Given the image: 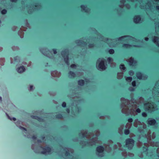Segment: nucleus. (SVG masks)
Segmentation results:
<instances>
[{
	"instance_id": "nucleus-1",
	"label": "nucleus",
	"mask_w": 159,
	"mask_h": 159,
	"mask_svg": "<svg viewBox=\"0 0 159 159\" xmlns=\"http://www.w3.org/2000/svg\"><path fill=\"white\" fill-rule=\"evenodd\" d=\"M159 2V1H98V2Z\"/></svg>"
},
{
	"instance_id": "nucleus-2",
	"label": "nucleus",
	"mask_w": 159,
	"mask_h": 159,
	"mask_svg": "<svg viewBox=\"0 0 159 159\" xmlns=\"http://www.w3.org/2000/svg\"><path fill=\"white\" fill-rule=\"evenodd\" d=\"M100 59V61H97V63H98V62L99 61V62L97 66V68L99 70H105L107 66V64L105 63L104 61H106L103 58L101 59Z\"/></svg>"
},
{
	"instance_id": "nucleus-3",
	"label": "nucleus",
	"mask_w": 159,
	"mask_h": 159,
	"mask_svg": "<svg viewBox=\"0 0 159 159\" xmlns=\"http://www.w3.org/2000/svg\"><path fill=\"white\" fill-rule=\"evenodd\" d=\"M134 140L132 138H128L125 140V145L129 150H131L134 146Z\"/></svg>"
},
{
	"instance_id": "nucleus-4",
	"label": "nucleus",
	"mask_w": 159,
	"mask_h": 159,
	"mask_svg": "<svg viewBox=\"0 0 159 159\" xmlns=\"http://www.w3.org/2000/svg\"><path fill=\"white\" fill-rule=\"evenodd\" d=\"M104 148L103 146H98L96 148L97 155L101 157H103V154L104 153Z\"/></svg>"
},
{
	"instance_id": "nucleus-5",
	"label": "nucleus",
	"mask_w": 159,
	"mask_h": 159,
	"mask_svg": "<svg viewBox=\"0 0 159 159\" xmlns=\"http://www.w3.org/2000/svg\"><path fill=\"white\" fill-rule=\"evenodd\" d=\"M69 52L67 49H65L62 52L61 55L62 57H64V60L66 64L67 65L69 64Z\"/></svg>"
},
{
	"instance_id": "nucleus-6",
	"label": "nucleus",
	"mask_w": 159,
	"mask_h": 159,
	"mask_svg": "<svg viewBox=\"0 0 159 159\" xmlns=\"http://www.w3.org/2000/svg\"><path fill=\"white\" fill-rule=\"evenodd\" d=\"M141 21V18L140 15H135L134 17L133 21L135 24H139Z\"/></svg>"
},
{
	"instance_id": "nucleus-7",
	"label": "nucleus",
	"mask_w": 159,
	"mask_h": 159,
	"mask_svg": "<svg viewBox=\"0 0 159 159\" xmlns=\"http://www.w3.org/2000/svg\"><path fill=\"white\" fill-rule=\"evenodd\" d=\"M40 147L43 149V151H41V153L42 154H45L46 152L50 153L51 152V148L50 147L48 146L46 148L42 147V146H40Z\"/></svg>"
},
{
	"instance_id": "nucleus-8",
	"label": "nucleus",
	"mask_w": 159,
	"mask_h": 159,
	"mask_svg": "<svg viewBox=\"0 0 159 159\" xmlns=\"http://www.w3.org/2000/svg\"><path fill=\"white\" fill-rule=\"evenodd\" d=\"M80 7L81 10V11L85 13H88L90 9L89 8H87V6L86 5L82 4L80 6Z\"/></svg>"
},
{
	"instance_id": "nucleus-9",
	"label": "nucleus",
	"mask_w": 159,
	"mask_h": 159,
	"mask_svg": "<svg viewBox=\"0 0 159 159\" xmlns=\"http://www.w3.org/2000/svg\"><path fill=\"white\" fill-rule=\"evenodd\" d=\"M157 123L156 120L152 118H151L150 120H148L147 121V124L150 126H154Z\"/></svg>"
},
{
	"instance_id": "nucleus-10",
	"label": "nucleus",
	"mask_w": 159,
	"mask_h": 159,
	"mask_svg": "<svg viewBox=\"0 0 159 159\" xmlns=\"http://www.w3.org/2000/svg\"><path fill=\"white\" fill-rule=\"evenodd\" d=\"M48 50L47 48L45 47H41L39 49L40 51L45 56H46V55H47Z\"/></svg>"
},
{
	"instance_id": "nucleus-11",
	"label": "nucleus",
	"mask_w": 159,
	"mask_h": 159,
	"mask_svg": "<svg viewBox=\"0 0 159 159\" xmlns=\"http://www.w3.org/2000/svg\"><path fill=\"white\" fill-rule=\"evenodd\" d=\"M31 117L32 119L37 120L39 122H42L43 120V119L41 117L36 116L32 115L31 116Z\"/></svg>"
},
{
	"instance_id": "nucleus-12",
	"label": "nucleus",
	"mask_w": 159,
	"mask_h": 159,
	"mask_svg": "<svg viewBox=\"0 0 159 159\" xmlns=\"http://www.w3.org/2000/svg\"><path fill=\"white\" fill-rule=\"evenodd\" d=\"M25 70V68L23 66H21L17 69V71L19 73H21L24 71Z\"/></svg>"
},
{
	"instance_id": "nucleus-13",
	"label": "nucleus",
	"mask_w": 159,
	"mask_h": 159,
	"mask_svg": "<svg viewBox=\"0 0 159 159\" xmlns=\"http://www.w3.org/2000/svg\"><path fill=\"white\" fill-rule=\"evenodd\" d=\"M143 74L140 71L136 73V76L138 79L139 80L142 79Z\"/></svg>"
},
{
	"instance_id": "nucleus-14",
	"label": "nucleus",
	"mask_w": 159,
	"mask_h": 159,
	"mask_svg": "<svg viewBox=\"0 0 159 159\" xmlns=\"http://www.w3.org/2000/svg\"><path fill=\"white\" fill-rule=\"evenodd\" d=\"M79 85L83 86L85 84L84 81L83 80H79L77 82Z\"/></svg>"
},
{
	"instance_id": "nucleus-15",
	"label": "nucleus",
	"mask_w": 159,
	"mask_h": 159,
	"mask_svg": "<svg viewBox=\"0 0 159 159\" xmlns=\"http://www.w3.org/2000/svg\"><path fill=\"white\" fill-rule=\"evenodd\" d=\"M131 47V45L129 44L124 43L122 46L123 48H130Z\"/></svg>"
},
{
	"instance_id": "nucleus-16",
	"label": "nucleus",
	"mask_w": 159,
	"mask_h": 159,
	"mask_svg": "<svg viewBox=\"0 0 159 159\" xmlns=\"http://www.w3.org/2000/svg\"><path fill=\"white\" fill-rule=\"evenodd\" d=\"M68 75L69 76H70L73 77H75V72L71 71H70L68 72Z\"/></svg>"
},
{
	"instance_id": "nucleus-17",
	"label": "nucleus",
	"mask_w": 159,
	"mask_h": 159,
	"mask_svg": "<svg viewBox=\"0 0 159 159\" xmlns=\"http://www.w3.org/2000/svg\"><path fill=\"white\" fill-rule=\"evenodd\" d=\"M119 68L120 69L125 70L126 69V67L123 64H120L119 66Z\"/></svg>"
},
{
	"instance_id": "nucleus-18",
	"label": "nucleus",
	"mask_w": 159,
	"mask_h": 159,
	"mask_svg": "<svg viewBox=\"0 0 159 159\" xmlns=\"http://www.w3.org/2000/svg\"><path fill=\"white\" fill-rule=\"evenodd\" d=\"M135 61L134 58H131L129 61V65L130 66H133V64L134 63H135Z\"/></svg>"
},
{
	"instance_id": "nucleus-19",
	"label": "nucleus",
	"mask_w": 159,
	"mask_h": 159,
	"mask_svg": "<svg viewBox=\"0 0 159 159\" xmlns=\"http://www.w3.org/2000/svg\"><path fill=\"white\" fill-rule=\"evenodd\" d=\"M109 53L111 55H113L115 53V51L113 49H110L108 51Z\"/></svg>"
},
{
	"instance_id": "nucleus-20",
	"label": "nucleus",
	"mask_w": 159,
	"mask_h": 159,
	"mask_svg": "<svg viewBox=\"0 0 159 159\" xmlns=\"http://www.w3.org/2000/svg\"><path fill=\"white\" fill-rule=\"evenodd\" d=\"M55 117L57 119H61L62 117V115L61 114H58L55 116Z\"/></svg>"
},
{
	"instance_id": "nucleus-21",
	"label": "nucleus",
	"mask_w": 159,
	"mask_h": 159,
	"mask_svg": "<svg viewBox=\"0 0 159 159\" xmlns=\"http://www.w3.org/2000/svg\"><path fill=\"white\" fill-rule=\"evenodd\" d=\"M130 131L129 129H125L124 130V133L126 135H128Z\"/></svg>"
},
{
	"instance_id": "nucleus-22",
	"label": "nucleus",
	"mask_w": 159,
	"mask_h": 159,
	"mask_svg": "<svg viewBox=\"0 0 159 159\" xmlns=\"http://www.w3.org/2000/svg\"><path fill=\"white\" fill-rule=\"evenodd\" d=\"M129 36H122L120 37L117 38L118 40V41H122L123 39H124L125 38L127 37H128Z\"/></svg>"
},
{
	"instance_id": "nucleus-23",
	"label": "nucleus",
	"mask_w": 159,
	"mask_h": 159,
	"mask_svg": "<svg viewBox=\"0 0 159 159\" xmlns=\"http://www.w3.org/2000/svg\"><path fill=\"white\" fill-rule=\"evenodd\" d=\"M7 11L6 9H4L1 11V13L2 15H5L7 13Z\"/></svg>"
},
{
	"instance_id": "nucleus-24",
	"label": "nucleus",
	"mask_w": 159,
	"mask_h": 159,
	"mask_svg": "<svg viewBox=\"0 0 159 159\" xmlns=\"http://www.w3.org/2000/svg\"><path fill=\"white\" fill-rule=\"evenodd\" d=\"M95 46V44L94 43H90L88 45V47L90 48H92Z\"/></svg>"
},
{
	"instance_id": "nucleus-25",
	"label": "nucleus",
	"mask_w": 159,
	"mask_h": 159,
	"mask_svg": "<svg viewBox=\"0 0 159 159\" xmlns=\"http://www.w3.org/2000/svg\"><path fill=\"white\" fill-rule=\"evenodd\" d=\"M132 78L131 77H128L126 78V81L128 82H131L132 80Z\"/></svg>"
},
{
	"instance_id": "nucleus-26",
	"label": "nucleus",
	"mask_w": 159,
	"mask_h": 159,
	"mask_svg": "<svg viewBox=\"0 0 159 159\" xmlns=\"http://www.w3.org/2000/svg\"><path fill=\"white\" fill-rule=\"evenodd\" d=\"M107 60L109 63H111L113 61L112 58L111 57H108L107 58Z\"/></svg>"
},
{
	"instance_id": "nucleus-27",
	"label": "nucleus",
	"mask_w": 159,
	"mask_h": 159,
	"mask_svg": "<svg viewBox=\"0 0 159 159\" xmlns=\"http://www.w3.org/2000/svg\"><path fill=\"white\" fill-rule=\"evenodd\" d=\"M65 154L66 157L70 156L71 155L69 152L67 151L65 152Z\"/></svg>"
},
{
	"instance_id": "nucleus-28",
	"label": "nucleus",
	"mask_w": 159,
	"mask_h": 159,
	"mask_svg": "<svg viewBox=\"0 0 159 159\" xmlns=\"http://www.w3.org/2000/svg\"><path fill=\"white\" fill-rule=\"evenodd\" d=\"M128 73L130 75H133L134 74V72L133 70H131L129 71Z\"/></svg>"
},
{
	"instance_id": "nucleus-29",
	"label": "nucleus",
	"mask_w": 159,
	"mask_h": 159,
	"mask_svg": "<svg viewBox=\"0 0 159 159\" xmlns=\"http://www.w3.org/2000/svg\"><path fill=\"white\" fill-rule=\"evenodd\" d=\"M87 133L86 132L83 133L82 134V137L83 138H87Z\"/></svg>"
},
{
	"instance_id": "nucleus-30",
	"label": "nucleus",
	"mask_w": 159,
	"mask_h": 159,
	"mask_svg": "<svg viewBox=\"0 0 159 159\" xmlns=\"http://www.w3.org/2000/svg\"><path fill=\"white\" fill-rule=\"evenodd\" d=\"M132 85L133 87L136 86V82L135 81H133L132 82Z\"/></svg>"
},
{
	"instance_id": "nucleus-31",
	"label": "nucleus",
	"mask_w": 159,
	"mask_h": 159,
	"mask_svg": "<svg viewBox=\"0 0 159 159\" xmlns=\"http://www.w3.org/2000/svg\"><path fill=\"white\" fill-rule=\"evenodd\" d=\"M143 148L145 149V150L143 152V153H145L146 152H147L148 150V147L143 146Z\"/></svg>"
},
{
	"instance_id": "nucleus-32",
	"label": "nucleus",
	"mask_w": 159,
	"mask_h": 159,
	"mask_svg": "<svg viewBox=\"0 0 159 159\" xmlns=\"http://www.w3.org/2000/svg\"><path fill=\"white\" fill-rule=\"evenodd\" d=\"M33 6L35 7H37L41 6V5L38 3H35L33 5Z\"/></svg>"
},
{
	"instance_id": "nucleus-33",
	"label": "nucleus",
	"mask_w": 159,
	"mask_h": 159,
	"mask_svg": "<svg viewBox=\"0 0 159 159\" xmlns=\"http://www.w3.org/2000/svg\"><path fill=\"white\" fill-rule=\"evenodd\" d=\"M70 67L72 68H75L76 67V65L75 64H73L70 65Z\"/></svg>"
},
{
	"instance_id": "nucleus-34",
	"label": "nucleus",
	"mask_w": 159,
	"mask_h": 159,
	"mask_svg": "<svg viewBox=\"0 0 159 159\" xmlns=\"http://www.w3.org/2000/svg\"><path fill=\"white\" fill-rule=\"evenodd\" d=\"M142 116L143 117H147V113L145 112H143L142 113Z\"/></svg>"
},
{
	"instance_id": "nucleus-35",
	"label": "nucleus",
	"mask_w": 159,
	"mask_h": 159,
	"mask_svg": "<svg viewBox=\"0 0 159 159\" xmlns=\"http://www.w3.org/2000/svg\"><path fill=\"white\" fill-rule=\"evenodd\" d=\"M135 88L132 87H130L129 88V90L131 92H133L135 90Z\"/></svg>"
},
{
	"instance_id": "nucleus-36",
	"label": "nucleus",
	"mask_w": 159,
	"mask_h": 159,
	"mask_svg": "<svg viewBox=\"0 0 159 159\" xmlns=\"http://www.w3.org/2000/svg\"><path fill=\"white\" fill-rule=\"evenodd\" d=\"M52 50L53 51L54 54H56L57 53V49L56 48H53L52 49Z\"/></svg>"
},
{
	"instance_id": "nucleus-37",
	"label": "nucleus",
	"mask_w": 159,
	"mask_h": 159,
	"mask_svg": "<svg viewBox=\"0 0 159 159\" xmlns=\"http://www.w3.org/2000/svg\"><path fill=\"white\" fill-rule=\"evenodd\" d=\"M158 38L157 37H155L154 38L152 39V41L154 43H155L158 40Z\"/></svg>"
},
{
	"instance_id": "nucleus-38",
	"label": "nucleus",
	"mask_w": 159,
	"mask_h": 159,
	"mask_svg": "<svg viewBox=\"0 0 159 159\" xmlns=\"http://www.w3.org/2000/svg\"><path fill=\"white\" fill-rule=\"evenodd\" d=\"M66 102H63L62 103V106L64 107H66Z\"/></svg>"
},
{
	"instance_id": "nucleus-39",
	"label": "nucleus",
	"mask_w": 159,
	"mask_h": 159,
	"mask_svg": "<svg viewBox=\"0 0 159 159\" xmlns=\"http://www.w3.org/2000/svg\"><path fill=\"white\" fill-rule=\"evenodd\" d=\"M19 128H20V129H21V130H24V131H27V129L26 128L23 127H22L21 126H20V127H19Z\"/></svg>"
},
{
	"instance_id": "nucleus-40",
	"label": "nucleus",
	"mask_w": 159,
	"mask_h": 159,
	"mask_svg": "<svg viewBox=\"0 0 159 159\" xmlns=\"http://www.w3.org/2000/svg\"><path fill=\"white\" fill-rule=\"evenodd\" d=\"M128 121L129 123H131L133 121V119L131 118H129L128 119Z\"/></svg>"
},
{
	"instance_id": "nucleus-41",
	"label": "nucleus",
	"mask_w": 159,
	"mask_h": 159,
	"mask_svg": "<svg viewBox=\"0 0 159 159\" xmlns=\"http://www.w3.org/2000/svg\"><path fill=\"white\" fill-rule=\"evenodd\" d=\"M81 43L82 45H83L85 46L87 45V43L86 42L82 41L81 42Z\"/></svg>"
},
{
	"instance_id": "nucleus-42",
	"label": "nucleus",
	"mask_w": 159,
	"mask_h": 159,
	"mask_svg": "<svg viewBox=\"0 0 159 159\" xmlns=\"http://www.w3.org/2000/svg\"><path fill=\"white\" fill-rule=\"evenodd\" d=\"M32 139L34 140H36L37 139V137L36 135H33L32 136Z\"/></svg>"
},
{
	"instance_id": "nucleus-43",
	"label": "nucleus",
	"mask_w": 159,
	"mask_h": 159,
	"mask_svg": "<svg viewBox=\"0 0 159 159\" xmlns=\"http://www.w3.org/2000/svg\"><path fill=\"white\" fill-rule=\"evenodd\" d=\"M8 117L11 120H13L14 121H16V119L15 117H13L12 118H11L9 116H8Z\"/></svg>"
},
{
	"instance_id": "nucleus-44",
	"label": "nucleus",
	"mask_w": 159,
	"mask_h": 159,
	"mask_svg": "<svg viewBox=\"0 0 159 159\" xmlns=\"http://www.w3.org/2000/svg\"><path fill=\"white\" fill-rule=\"evenodd\" d=\"M136 111L138 113H140L141 112V110L139 108H138L136 109Z\"/></svg>"
},
{
	"instance_id": "nucleus-45",
	"label": "nucleus",
	"mask_w": 159,
	"mask_h": 159,
	"mask_svg": "<svg viewBox=\"0 0 159 159\" xmlns=\"http://www.w3.org/2000/svg\"><path fill=\"white\" fill-rule=\"evenodd\" d=\"M66 111L67 113H69L70 112V109L69 108H66Z\"/></svg>"
},
{
	"instance_id": "nucleus-46",
	"label": "nucleus",
	"mask_w": 159,
	"mask_h": 159,
	"mask_svg": "<svg viewBox=\"0 0 159 159\" xmlns=\"http://www.w3.org/2000/svg\"><path fill=\"white\" fill-rule=\"evenodd\" d=\"M151 105V102H148V103H147V104H145V105L146 106H150V105Z\"/></svg>"
},
{
	"instance_id": "nucleus-47",
	"label": "nucleus",
	"mask_w": 159,
	"mask_h": 159,
	"mask_svg": "<svg viewBox=\"0 0 159 159\" xmlns=\"http://www.w3.org/2000/svg\"><path fill=\"white\" fill-rule=\"evenodd\" d=\"M41 138L42 139V140H44L45 138V137L43 135L41 136Z\"/></svg>"
},
{
	"instance_id": "nucleus-48",
	"label": "nucleus",
	"mask_w": 159,
	"mask_h": 159,
	"mask_svg": "<svg viewBox=\"0 0 159 159\" xmlns=\"http://www.w3.org/2000/svg\"><path fill=\"white\" fill-rule=\"evenodd\" d=\"M81 41L80 40H76L75 41V42L77 44H78L79 42H80Z\"/></svg>"
},
{
	"instance_id": "nucleus-49",
	"label": "nucleus",
	"mask_w": 159,
	"mask_h": 159,
	"mask_svg": "<svg viewBox=\"0 0 159 159\" xmlns=\"http://www.w3.org/2000/svg\"><path fill=\"white\" fill-rule=\"evenodd\" d=\"M37 142L38 143H42V141L40 139H38V140H37Z\"/></svg>"
},
{
	"instance_id": "nucleus-50",
	"label": "nucleus",
	"mask_w": 159,
	"mask_h": 159,
	"mask_svg": "<svg viewBox=\"0 0 159 159\" xmlns=\"http://www.w3.org/2000/svg\"><path fill=\"white\" fill-rule=\"evenodd\" d=\"M33 85H30V90H32L33 89Z\"/></svg>"
},
{
	"instance_id": "nucleus-51",
	"label": "nucleus",
	"mask_w": 159,
	"mask_h": 159,
	"mask_svg": "<svg viewBox=\"0 0 159 159\" xmlns=\"http://www.w3.org/2000/svg\"><path fill=\"white\" fill-rule=\"evenodd\" d=\"M149 39L148 37H145L144 38V40L146 41H148V40Z\"/></svg>"
},
{
	"instance_id": "nucleus-52",
	"label": "nucleus",
	"mask_w": 159,
	"mask_h": 159,
	"mask_svg": "<svg viewBox=\"0 0 159 159\" xmlns=\"http://www.w3.org/2000/svg\"><path fill=\"white\" fill-rule=\"evenodd\" d=\"M156 8L157 10H159V6H156Z\"/></svg>"
},
{
	"instance_id": "nucleus-53",
	"label": "nucleus",
	"mask_w": 159,
	"mask_h": 159,
	"mask_svg": "<svg viewBox=\"0 0 159 159\" xmlns=\"http://www.w3.org/2000/svg\"><path fill=\"white\" fill-rule=\"evenodd\" d=\"M85 143H86L87 144H89V142L88 141H86L84 142Z\"/></svg>"
},
{
	"instance_id": "nucleus-54",
	"label": "nucleus",
	"mask_w": 159,
	"mask_h": 159,
	"mask_svg": "<svg viewBox=\"0 0 159 159\" xmlns=\"http://www.w3.org/2000/svg\"><path fill=\"white\" fill-rule=\"evenodd\" d=\"M123 99L125 100V99L124 98H121V100L122 101H123Z\"/></svg>"
},
{
	"instance_id": "nucleus-55",
	"label": "nucleus",
	"mask_w": 159,
	"mask_h": 159,
	"mask_svg": "<svg viewBox=\"0 0 159 159\" xmlns=\"http://www.w3.org/2000/svg\"><path fill=\"white\" fill-rule=\"evenodd\" d=\"M2 101V98L1 97H0V101Z\"/></svg>"
},
{
	"instance_id": "nucleus-56",
	"label": "nucleus",
	"mask_w": 159,
	"mask_h": 159,
	"mask_svg": "<svg viewBox=\"0 0 159 159\" xmlns=\"http://www.w3.org/2000/svg\"><path fill=\"white\" fill-rule=\"evenodd\" d=\"M20 121H17V123H18H18H19V124H20Z\"/></svg>"
},
{
	"instance_id": "nucleus-57",
	"label": "nucleus",
	"mask_w": 159,
	"mask_h": 159,
	"mask_svg": "<svg viewBox=\"0 0 159 159\" xmlns=\"http://www.w3.org/2000/svg\"><path fill=\"white\" fill-rule=\"evenodd\" d=\"M2 9V8L0 7V11Z\"/></svg>"
},
{
	"instance_id": "nucleus-58",
	"label": "nucleus",
	"mask_w": 159,
	"mask_h": 159,
	"mask_svg": "<svg viewBox=\"0 0 159 159\" xmlns=\"http://www.w3.org/2000/svg\"><path fill=\"white\" fill-rule=\"evenodd\" d=\"M134 47H136L137 46V45H134Z\"/></svg>"
},
{
	"instance_id": "nucleus-59",
	"label": "nucleus",
	"mask_w": 159,
	"mask_h": 159,
	"mask_svg": "<svg viewBox=\"0 0 159 159\" xmlns=\"http://www.w3.org/2000/svg\"><path fill=\"white\" fill-rule=\"evenodd\" d=\"M14 60H16V57H15V58H14Z\"/></svg>"
},
{
	"instance_id": "nucleus-60",
	"label": "nucleus",
	"mask_w": 159,
	"mask_h": 159,
	"mask_svg": "<svg viewBox=\"0 0 159 159\" xmlns=\"http://www.w3.org/2000/svg\"><path fill=\"white\" fill-rule=\"evenodd\" d=\"M158 44V46L159 47V43Z\"/></svg>"
},
{
	"instance_id": "nucleus-61",
	"label": "nucleus",
	"mask_w": 159,
	"mask_h": 159,
	"mask_svg": "<svg viewBox=\"0 0 159 159\" xmlns=\"http://www.w3.org/2000/svg\"><path fill=\"white\" fill-rule=\"evenodd\" d=\"M149 110V108H148V109H147V110Z\"/></svg>"
},
{
	"instance_id": "nucleus-62",
	"label": "nucleus",
	"mask_w": 159,
	"mask_h": 159,
	"mask_svg": "<svg viewBox=\"0 0 159 159\" xmlns=\"http://www.w3.org/2000/svg\"><path fill=\"white\" fill-rule=\"evenodd\" d=\"M158 157H159V155L158 156Z\"/></svg>"
}]
</instances>
